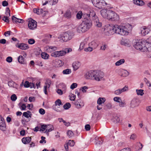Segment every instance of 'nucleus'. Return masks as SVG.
<instances>
[{"label":"nucleus","instance_id":"obj_1","mask_svg":"<svg viewBox=\"0 0 151 151\" xmlns=\"http://www.w3.org/2000/svg\"><path fill=\"white\" fill-rule=\"evenodd\" d=\"M132 29V26L128 23L115 25V33L122 35H127Z\"/></svg>","mask_w":151,"mask_h":151},{"label":"nucleus","instance_id":"obj_2","mask_svg":"<svg viewBox=\"0 0 151 151\" xmlns=\"http://www.w3.org/2000/svg\"><path fill=\"white\" fill-rule=\"evenodd\" d=\"M134 47L137 50H139L142 52H147L149 50L150 45L147 43L146 41L136 40L134 43Z\"/></svg>","mask_w":151,"mask_h":151},{"label":"nucleus","instance_id":"obj_3","mask_svg":"<svg viewBox=\"0 0 151 151\" xmlns=\"http://www.w3.org/2000/svg\"><path fill=\"white\" fill-rule=\"evenodd\" d=\"M92 25V23L90 20L85 19L78 26L77 31L79 33L84 32L88 30Z\"/></svg>","mask_w":151,"mask_h":151},{"label":"nucleus","instance_id":"obj_4","mask_svg":"<svg viewBox=\"0 0 151 151\" xmlns=\"http://www.w3.org/2000/svg\"><path fill=\"white\" fill-rule=\"evenodd\" d=\"M74 36V34L73 32L67 31L60 35L58 38L61 42H67L71 40Z\"/></svg>","mask_w":151,"mask_h":151},{"label":"nucleus","instance_id":"obj_5","mask_svg":"<svg viewBox=\"0 0 151 151\" xmlns=\"http://www.w3.org/2000/svg\"><path fill=\"white\" fill-rule=\"evenodd\" d=\"M115 25L106 24L104 28V33L106 35L109 36L115 32Z\"/></svg>","mask_w":151,"mask_h":151},{"label":"nucleus","instance_id":"obj_6","mask_svg":"<svg viewBox=\"0 0 151 151\" xmlns=\"http://www.w3.org/2000/svg\"><path fill=\"white\" fill-rule=\"evenodd\" d=\"M71 51L72 49L69 48L66 49L65 50L55 51L51 54V56L55 58L59 57L64 55L66 53H69Z\"/></svg>","mask_w":151,"mask_h":151},{"label":"nucleus","instance_id":"obj_7","mask_svg":"<svg viewBox=\"0 0 151 151\" xmlns=\"http://www.w3.org/2000/svg\"><path fill=\"white\" fill-rule=\"evenodd\" d=\"M109 17L108 20L111 21H118L119 19V17L115 12L112 10L109 11Z\"/></svg>","mask_w":151,"mask_h":151},{"label":"nucleus","instance_id":"obj_8","mask_svg":"<svg viewBox=\"0 0 151 151\" xmlns=\"http://www.w3.org/2000/svg\"><path fill=\"white\" fill-rule=\"evenodd\" d=\"M92 2L95 6L99 9L103 8V6L106 4L104 0H92Z\"/></svg>","mask_w":151,"mask_h":151},{"label":"nucleus","instance_id":"obj_9","mask_svg":"<svg viewBox=\"0 0 151 151\" xmlns=\"http://www.w3.org/2000/svg\"><path fill=\"white\" fill-rule=\"evenodd\" d=\"M104 76V73L99 71H95L93 79L97 81H100Z\"/></svg>","mask_w":151,"mask_h":151},{"label":"nucleus","instance_id":"obj_10","mask_svg":"<svg viewBox=\"0 0 151 151\" xmlns=\"http://www.w3.org/2000/svg\"><path fill=\"white\" fill-rule=\"evenodd\" d=\"M37 26V22L31 18L29 19L28 27L31 29L33 30L36 28Z\"/></svg>","mask_w":151,"mask_h":151},{"label":"nucleus","instance_id":"obj_11","mask_svg":"<svg viewBox=\"0 0 151 151\" xmlns=\"http://www.w3.org/2000/svg\"><path fill=\"white\" fill-rule=\"evenodd\" d=\"M94 70H90L87 72L84 75V77L87 79H93L94 77Z\"/></svg>","mask_w":151,"mask_h":151},{"label":"nucleus","instance_id":"obj_12","mask_svg":"<svg viewBox=\"0 0 151 151\" xmlns=\"http://www.w3.org/2000/svg\"><path fill=\"white\" fill-rule=\"evenodd\" d=\"M111 10L103 9L100 11V13L102 16L104 18L108 19L109 17V11Z\"/></svg>","mask_w":151,"mask_h":151},{"label":"nucleus","instance_id":"obj_13","mask_svg":"<svg viewBox=\"0 0 151 151\" xmlns=\"http://www.w3.org/2000/svg\"><path fill=\"white\" fill-rule=\"evenodd\" d=\"M141 33L142 35L145 36L150 31V29L148 27L143 26L140 28Z\"/></svg>","mask_w":151,"mask_h":151},{"label":"nucleus","instance_id":"obj_14","mask_svg":"<svg viewBox=\"0 0 151 151\" xmlns=\"http://www.w3.org/2000/svg\"><path fill=\"white\" fill-rule=\"evenodd\" d=\"M128 90V86H125L122 88H119L115 91L114 93L116 95H119L124 92L127 91Z\"/></svg>","mask_w":151,"mask_h":151},{"label":"nucleus","instance_id":"obj_15","mask_svg":"<svg viewBox=\"0 0 151 151\" xmlns=\"http://www.w3.org/2000/svg\"><path fill=\"white\" fill-rule=\"evenodd\" d=\"M44 50L48 52L51 53L56 50L57 47L55 46H50L47 45L44 48Z\"/></svg>","mask_w":151,"mask_h":151},{"label":"nucleus","instance_id":"obj_16","mask_svg":"<svg viewBox=\"0 0 151 151\" xmlns=\"http://www.w3.org/2000/svg\"><path fill=\"white\" fill-rule=\"evenodd\" d=\"M0 129L4 131L6 130V124L4 118L0 115Z\"/></svg>","mask_w":151,"mask_h":151},{"label":"nucleus","instance_id":"obj_17","mask_svg":"<svg viewBox=\"0 0 151 151\" xmlns=\"http://www.w3.org/2000/svg\"><path fill=\"white\" fill-rule=\"evenodd\" d=\"M88 14L90 19L91 18L92 19L94 20L97 18V17L93 9H90L89 10Z\"/></svg>","mask_w":151,"mask_h":151},{"label":"nucleus","instance_id":"obj_18","mask_svg":"<svg viewBox=\"0 0 151 151\" xmlns=\"http://www.w3.org/2000/svg\"><path fill=\"white\" fill-rule=\"evenodd\" d=\"M23 55H20L18 58V62L21 64H24L25 60L24 58L26 57L27 56V54L25 52H23L22 53Z\"/></svg>","mask_w":151,"mask_h":151},{"label":"nucleus","instance_id":"obj_19","mask_svg":"<svg viewBox=\"0 0 151 151\" xmlns=\"http://www.w3.org/2000/svg\"><path fill=\"white\" fill-rule=\"evenodd\" d=\"M51 83V81L50 79H47V80L46 81L45 83V86H44V91L45 94H47V88H48L50 87V85Z\"/></svg>","mask_w":151,"mask_h":151},{"label":"nucleus","instance_id":"obj_20","mask_svg":"<svg viewBox=\"0 0 151 151\" xmlns=\"http://www.w3.org/2000/svg\"><path fill=\"white\" fill-rule=\"evenodd\" d=\"M16 46L22 50H26L28 49L29 47L27 45L24 43H20L16 45Z\"/></svg>","mask_w":151,"mask_h":151},{"label":"nucleus","instance_id":"obj_21","mask_svg":"<svg viewBox=\"0 0 151 151\" xmlns=\"http://www.w3.org/2000/svg\"><path fill=\"white\" fill-rule=\"evenodd\" d=\"M62 104H53L52 106V108L53 109L57 111H61L63 109Z\"/></svg>","mask_w":151,"mask_h":151},{"label":"nucleus","instance_id":"obj_22","mask_svg":"<svg viewBox=\"0 0 151 151\" xmlns=\"http://www.w3.org/2000/svg\"><path fill=\"white\" fill-rule=\"evenodd\" d=\"M24 86L25 88L30 87L31 88H35L36 86L34 83H29L28 81H26L24 83Z\"/></svg>","mask_w":151,"mask_h":151},{"label":"nucleus","instance_id":"obj_23","mask_svg":"<svg viewBox=\"0 0 151 151\" xmlns=\"http://www.w3.org/2000/svg\"><path fill=\"white\" fill-rule=\"evenodd\" d=\"M46 130L44 133L46 134H48L49 132L53 130L54 129L53 126L51 124H46Z\"/></svg>","mask_w":151,"mask_h":151},{"label":"nucleus","instance_id":"obj_24","mask_svg":"<svg viewBox=\"0 0 151 151\" xmlns=\"http://www.w3.org/2000/svg\"><path fill=\"white\" fill-rule=\"evenodd\" d=\"M8 85L10 87H12L17 89L21 88H19V86L18 84L15 83L13 81H10L8 82Z\"/></svg>","mask_w":151,"mask_h":151},{"label":"nucleus","instance_id":"obj_25","mask_svg":"<svg viewBox=\"0 0 151 151\" xmlns=\"http://www.w3.org/2000/svg\"><path fill=\"white\" fill-rule=\"evenodd\" d=\"M81 63L78 61L73 62V70H77L81 66Z\"/></svg>","mask_w":151,"mask_h":151},{"label":"nucleus","instance_id":"obj_26","mask_svg":"<svg viewBox=\"0 0 151 151\" xmlns=\"http://www.w3.org/2000/svg\"><path fill=\"white\" fill-rule=\"evenodd\" d=\"M33 12L38 14L40 15L44 13V14L46 13V12L43 11L42 9H33Z\"/></svg>","mask_w":151,"mask_h":151},{"label":"nucleus","instance_id":"obj_27","mask_svg":"<svg viewBox=\"0 0 151 151\" xmlns=\"http://www.w3.org/2000/svg\"><path fill=\"white\" fill-rule=\"evenodd\" d=\"M129 74V73L127 70H122L120 71V73L119 75L121 76L125 77L128 76Z\"/></svg>","mask_w":151,"mask_h":151},{"label":"nucleus","instance_id":"obj_28","mask_svg":"<svg viewBox=\"0 0 151 151\" xmlns=\"http://www.w3.org/2000/svg\"><path fill=\"white\" fill-rule=\"evenodd\" d=\"M32 114L31 112L29 111H27V112H24L23 113V115L25 117L28 118L27 119V122L29 121V118H31L32 116Z\"/></svg>","mask_w":151,"mask_h":151},{"label":"nucleus","instance_id":"obj_29","mask_svg":"<svg viewBox=\"0 0 151 151\" xmlns=\"http://www.w3.org/2000/svg\"><path fill=\"white\" fill-rule=\"evenodd\" d=\"M88 46H91L93 49H94L97 47L98 44L95 41H93L88 44Z\"/></svg>","mask_w":151,"mask_h":151},{"label":"nucleus","instance_id":"obj_30","mask_svg":"<svg viewBox=\"0 0 151 151\" xmlns=\"http://www.w3.org/2000/svg\"><path fill=\"white\" fill-rule=\"evenodd\" d=\"M31 138L30 137H28L23 138L22 139V142L24 144H26L29 143L31 141Z\"/></svg>","mask_w":151,"mask_h":151},{"label":"nucleus","instance_id":"obj_31","mask_svg":"<svg viewBox=\"0 0 151 151\" xmlns=\"http://www.w3.org/2000/svg\"><path fill=\"white\" fill-rule=\"evenodd\" d=\"M134 3L135 4L139 6H142L144 5L145 2L141 0H133Z\"/></svg>","mask_w":151,"mask_h":151},{"label":"nucleus","instance_id":"obj_32","mask_svg":"<svg viewBox=\"0 0 151 151\" xmlns=\"http://www.w3.org/2000/svg\"><path fill=\"white\" fill-rule=\"evenodd\" d=\"M96 21H95V26L98 27H101L102 26V24L101 22H99V20L98 18L95 19Z\"/></svg>","mask_w":151,"mask_h":151},{"label":"nucleus","instance_id":"obj_33","mask_svg":"<svg viewBox=\"0 0 151 151\" xmlns=\"http://www.w3.org/2000/svg\"><path fill=\"white\" fill-rule=\"evenodd\" d=\"M41 56L42 58L46 60L48 59L49 57V55L45 52H42L41 54Z\"/></svg>","mask_w":151,"mask_h":151},{"label":"nucleus","instance_id":"obj_34","mask_svg":"<svg viewBox=\"0 0 151 151\" xmlns=\"http://www.w3.org/2000/svg\"><path fill=\"white\" fill-rule=\"evenodd\" d=\"M60 88L62 89V90L65 93L66 91L67 87L66 85L63 83H61L60 84Z\"/></svg>","mask_w":151,"mask_h":151},{"label":"nucleus","instance_id":"obj_35","mask_svg":"<svg viewBox=\"0 0 151 151\" xmlns=\"http://www.w3.org/2000/svg\"><path fill=\"white\" fill-rule=\"evenodd\" d=\"M87 42L86 41H83L82 42L80 45L79 49L81 50L83 48L85 49V47L87 45Z\"/></svg>","mask_w":151,"mask_h":151},{"label":"nucleus","instance_id":"obj_36","mask_svg":"<svg viewBox=\"0 0 151 151\" xmlns=\"http://www.w3.org/2000/svg\"><path fill=\"white\" fill-rule=\"evenodd\" d=\"M121 43L122 45L125 46H128L129 44L128 40L127 39H122Z\"/></svg>","mask_w":151,"mask_h":151},{"label":"nucleus","instance_id":"obj_37","mask_svg":"<svg viewBox=\"0 0 151 151\" xmlns=\"http://www.w3.org/2000/svg\"><path fill=\"white\" fill-rule=\"evenodd\" d=\"M125 62V60L124 59H120L117 61L115 63L116 66H119L123 64Z\"/></svg>","mask_w":151,"mask_h":151},{"label":"nucleus","instance_id":"obj_38","mask_svg":"<svg viewBox=\"0 0 151 151\" xmlns=\"http://www.w3.org/2000/svg\"><path fill=\"white\" fill-rule=\"evenodd\" d=\"M106 101V99L104 98H99L97 100V104H103Z\"/></svg>","mask_w":151,"mask_h":151},{"label":"nucleus","instance_id":"obj_39","mask_svg":"<svg viewBox=\"0 0 151 151\" xmlns=\"http://www.w3.org/2000/svg\"><path fill=\"white\" fill-rule=\"evenodd\" d=\"M105 105H106V104H98L97 107V109L99 110L102 109H106V108Z\"/></svg>","mask_w":151,"mask_h":151},{"label":"nucleus","instance_id":"obj_40","mask_svg":"<svg viewBox=\"0 0 151 151\" xmlns=\"http://www.w3.org/2000/svg\"><path fill=\"white\" fill-rule=\"evenodd\" d=\"M144 80L147 85L148 86L149 89H151V83L146 78H144Z\"/></svg>","mask_w":151,"mask_h":151},{"label":"nucleus","instance_id":"obj_41","mask_svg":"<svg viewBox=\"0 0 151 151\" xmlns=\"http://www.w3.org/2000/svg\"><path fill=\"white\" fill-rule=\"evenodd\" d=\"M136 91L137 95H138L142 96L144 94V90L142 89H137Z\"/></svg>","mask_w":151,"mask_h":151},{"label":"nucleus","instance_id":"obj_42","mask_svg":"<svg viewBox=\"0 0 151 151\" xmlns=\"http://www.w3.org/2000/svg\"><path fill=\"white\" fill-rule=\"evenodd\" d=\"M71 72V70L70 69H67L64 70L63 71V73L64 74H69Z\"/></svg>","mask_w":151,"mask_h":151},{"label":"nucleus","instance_id":"obj_43","mask_svg":"<svg viewBox=\"0 0 151 151\" xmlns=\"http://www.w3.org/2000/svg\"><path fill=\"white\" fill-rule=\"evenodd\" d=\"M83 16V13L82 12L80 11L78 12L76 15V18L77 19H80L82 18Z\"/></svg>","mask_w":151,"mask_h":151},{"label":"nucleus","instance_id":"obj_44","mask_svg":"<svg viewBox=\"0 0 151 151\" xmlns=\"http://www.w3.org/2000/svg\"><path fill=\"white\" fill-rule=\"evenodd\" d=\"M137 145L138 146V147H136V149L137 150H141L143 147V145L142 144L139 142V143H137Z\"/></svg>","mask_w":151,"mask_h":151},{"label":"nucleus","instance_id":"obj_45","mask_svg":"<svg viewBox=\"0 0 151 151\" xmlns=\"http://www.w3.org/2000/svg\"><path fill=\"white\" fill-rule=\"evenodd\" d=\"M88 88L87 86H84L83 87H81L80 88V90H81V91L83 93H85L86 92V91L88 89Z\"/></svg>","mask_w":151,"mask_h":151},{"label":"nucleus","instance_id":"obj_46","mask_svg":"<svg viewBox=\"0 0 151 151\" xmlns=\"http://www.w3.org/2000/svg\"><path fill=\"white\" fill-rule=\"evenodd\" d=\"M95 140H99L98 142H97V143L100 145L102 144L103 142V140H102L101 137H96L95 138Z\"/></svg>","mask_w":151,"mask_h":151},{"label":"nucleus","instance_id":"obj_47","mask_svg":"<svg viewBox=\"0 0 151 151\" xmlns=\"http://www.w3.org/2000/svg\"><path fill=\"white\" fill-rule=\"evenodd\" d=\"M114 101L119 103H121L122 101L121 98L118 97H114Z\"/></svg>","mask_w":151,"mask_h":151},{"label":"nucleus","instance_id":"obj_48","mask_svg":"<svg viewBox=\"0 0 151 151\" xmlns=\"http://www.w3.org/2000/svg\"><path fill=\"white\" fill-rule=\"evenodd\" d=\"M83 17L84 18V20L85 19H89L90 20L89 15L88 13H84L83 14Z\"/></svg>","mask_w":151,"mask_h":151},{"label":"nucleus","instance_id":"obj_49","mask_svg":"<svg viewBox=\"0 0 151 151\" xmlns=\"http://www.w3.org/2000/svg\"><path fill=\"white\" fill-rule=\"evenodd\" d=\"M93 49L91 46H88V47L85 48L84 50L86 52H91Z\"/></svg>","mask_w":151,"mask_h":151},{"label":"nucleus","instance_id":"obj_50","mask_svg":"<svg viewBox=\"0 0 151 151\" xmlns=\"http://www.w3.org/2000/svg\"><path fill=\"white\" fill-rule=\"evenodd\" d=\"M105 3H106V4L103 6V8H106V9H109L112 8V7L111 6L110 4H107L105 1Z\"/></svg>","mask_w":151,"mask_h":151},{"label":"nucleus","instance_id":"obj_51","mask_svg":"<svg viewBox=\"0 0 151 151\" xmlns=\"http://www.w3.org/2000/svg\"><path fill=\"white\" fill-rule=\"evenodd\" d=\"M19 107L21 110H25L27 108L26 104H19Z\"/></svg>","mask_w":151,"mask_h":151},{"label":"nucleus","instance_id":"obj_52","mask_svg":"<svg viewBox=\"0 0 151 151\" xmlns=\"http://www.w3.org/2000/svg\"><path fill=\"white\" fill-rule=\"evenodd\" d=\"M67 135L69 138H70L73 136L74 134L71 131L69 130L67 132Z\"/></svg>","mask_w":151,"mask_h":151},{"label":"nucleus","instance_id":"obj_53","mask_svg":"<svg viewBox=\"0 0 151 151\" xmlns=\"http://www.w3.org/2000/svg\"><path fill=\"white\" fill-rule=\"evenodd\" d=\"M78 84L76 83H72L70 86L71 89L73 90L74 88H76Z\"/></svg>","mask_w":151,"mask_h":151},{"label":"nucleus","instance_id":"obj_54","mask_svg":"<svg viewBox=\"0 0 151 151\" xmlns=\"http://www.w3.org/2000/svg\"><path fill=\"white\" fill-rule=\"evenodd\" d=\"M67 145L70 146H73L75 144V143L73 140H70L67 143Z\"/></svg>","mask_w":151,"mask_h":151},{"label":"nucleus","instance_id":"obj_55","mask_svg":"<svg viewBox=\"0 0 151 151\" xmlns=\"http://www.w3.org/2000/svg\"><path fill=\"white\" fill-rule=\"evenodd\" d=\"M46 130V124H43L41 126V127L40 129V131H44Z\"/></svg>","mask_w":151,"mask_h":151},{"label":"nucleus","instance_id":"obj_56","mask_svg":"<svg viewBox=\"0 0 151 151\" xmlns=\"http://www.w3.org/2000/svg\"><path fill=\"white\" fill-rule=\"evenodd\" d=\"M70 12L69 10H67L65 14V16L66 17H70Z\"/></svg>","mask_w":151,"mask_h":151},{"label":"nucleus","instance_id":"obj_57","mask_svg":"<svg viewBox=\"0 0 151 151\" xmlns=\"http://www.w3.org/2000/svg\"><path fill=\"white\" fill-rule=\"evenodd\" d=\"M139 100H138L135 98H134L132 99L131 101V104H134L135 103H138Z\"/></svg>","mask_w":151,"mask_h":151},{"label":"nucleus","instance_id":"obj_58","mask_svg":"<svg viewBox=\"0 0 151 151\" xmlns=\"http://www.w3.org/2000/svg\"><path fill=\"white\" fill-rule=\"evenodd\" d=\"M71 104H64L63 106L65 109H68L71 107Z\"/></svg>","mask_w":151,"mask_h":151},{"label":"nucleus","instance_id":"obj_59","mask_svg":"<svg viewBox=\"0 0 151 151\" xmlns=\"http://www.w3.org/2000/svg\"><path fill=\"white\" fill-rule=\"evenodd\" d=\"M41 138V140L40 141V143H46V141L45 140V137L43 136H42Z\"/></svg>","mask_w":151,"mask_h":151},{"label":"nucleus","instance_id":"obj_60","mask_svg":"<svg viewBox=\"0 0 151 151\" xmlns=\"http://www.w3.org/2000/svg\"><path fill=\"white\" fill-rule=\"evenodd\" d=\"M56 92L58 94L60 95H62L63 93H64L63 91L61 89H58Z\"/></svg>","mask_w":151,"mask_h":151},{"label":"nucleus","instance_id":"obj_61","mask_svg":"<svg viewBox=\"0 0 151 151\" xmlns=\"http://www.w3.org/2000/svg\"><path fill=\"white\" fill-rule=\"evenodd\" d=\"M107 47V45L106 44H103L101 47V49L103 50H105Z\"/></svg>","mask_w":151,"mask_h":151},{"label":"nucleus","instance_id":"obj_62","mask_svg":"<svg viewBox=\"0 0 151 151\" xmlns=\"http://www.w3.org/2000/svg\"><path fill=\"white\" fill-rule=\"evenodd\" d=\"M12 61V57L9 56L6 58V61L9 63H11Z\"/></svg>","mask_w":151,"mask_h":151},{"label":"nucleus","instance_id":"obj_63","mask_svg":"<svg viewBox=\"0 0 151 151\" xmlns=\"http://www.w3.org/2000/svg\"><path fill=\"white\" fill-rule=\"evenodd\" d=\"M28 42L29 44L32 45L35 43V41L34 39H30L28 40Z\"/></svg>","mask_w":151,"mask_h":151},{"label":"nucleus","instance_id":"obj_64","mask_svg":"<svg viewBox=\"0 0 151 151\" xmlns=\"http://www.w3.org/2000/svg\"><path fill=\"white\" fill-rule=\"evenodd\" d=\"M119 151H131V150L130 148L126 147L121 150Z\"/></svg>","mask_w":151,"mask_h":151}]
</instances>
